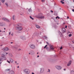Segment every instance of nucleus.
<instances>
[{"label":"nucleus","instance_id":"nucleus-1","mask_svg":"<svg viewBox=\"0 0 74 74\" xmlns=\"http://www.w3.org/2000/svg\"><path fill=\"white\" fill-rule=\"evenodd\" d=\"M0 55L1 56H0V59L2 60H6V57H5V56L4 54H2V53H1Z\"/></svg>","mask_w":74,"mask_h":74},{"label":"nucleus","instance_id":"nucleus-2","mask_svg":"<svg viewBox=\"0 0 74 74\" xmlns=\"http://www.w3.org/2000/svg\"><path fill=\"white\" fill-rule=\"evenodd\" d=\"M24 71L26 74H29L30 73V71L28 69H25L24 70Z\"/></svg>","mask_w":74,"mask_h":74},{"label":"nucleus","instance_id":"nucleus-3","mask_svg":"<svg viewBox=\"0 0 74 74\" xmlns=\"http://www.w3.org/2000/svg\"><path fill=\"white\" fill-rule=\"evenodd\" d=\"M56 68L57 70H60L62 68V67L60 66H56Z\"/></svg>","mask_w":74,"mask_h":74},{"label":"nucleus","instance_id":"nucleus-4","mask_svg":"<svg viewBox=\"0 0 74 74\" xmlns=\"http://www.w3.org/2000/svg\"><path fill=\"white\" fill-rule=\"evenodd\" d=\"M30 48H31L32 49H35L36 48V47L35 46V45L33 44H32L30 45L29 46Z\"/></svg>","mask_w":74,"mask_h":74},{"label":"nucleus","instance_id":"nucleus-5","mask_svg":"<svg viewBox=\"0 0 74 74\" xmlns=\"http://www.w3.org/2000/svg\"><path fill=\"white\" fill-rule=\"evenodd\" d=\"M22 29L23 28L21 27H16V29L17 30H19V31L22 30Z\"/></svg>","mask_w":74,"mask_h":74},{"label":"nucleus","instance_id":"nucleus-6","mask_svg":"<svg viewBox=\"0 0 74 74\" xmlns=\"http://www.w3.org/2000/svg\"><path fill=\"white\" fill-rule=\"evenodd\" d=\"M20 38H21V39H22V40H26V38L24 36H21L20 37Z\"/></svg>","mask_w":74,"mask_h":74},{"label":"nucleus","instance_id":"nucleus-7","mask_svg":"<svg viewBox=\"0 0 74 74\" xmlns=\"http://www.w3.org/2000/svg\"><path fill=\"white\" fill-rule=\"evenodd\" d=\"M72 62V61H69V62L67 63V66H70L71 65Z\"/></svg>","mask_w":74,"mask_h":74},{"label":"nucleus","instance_id":"nucleus-8","mask_svg":"<svg viewBox=\"0 0 74 74\" xmlns=\"http://www.w3.org/2000/svg\"><path fill=\"white\" fill-rule=\"evenodd\" d=\"M2 19L4 21H6V22H10V21H9V20H8V19L5 18H2Z\"/></svg>","mask_w":74,"mask_h":74},{"label":"nucleus","instance_id":"nucleus-9","mask_svg":"<svg viewBox=\"0 0 74 74\" xmlns=\"http://www.w3.org/2000/svg\"><path fill=\"white\" fill-rule=\"evenodd\" d=\"M42 15V14H39L38 15L36 16L37 18H39L40 19L39 17H41Z\"/></svg>","mask_w":74,"mask_h":74},{"label":"nucleus","instance_id":"nucleus-10","mask_svg":"<svg viewBox=\"0 0 74 74\" xmlns=\"http://www.w3.org/2000/svg\"><path fill=\"white\" fill-rule=\"evenodd\" d=\"M62 33H64L66 31V29L65 28H62L61 29Z\"/></svg>","mask_w":74,"mask_h":74},{"label":"nucleus","instance_id":"nucleus-11","mask_svg":"<svg viewBox=\"0 0 74 74\" xmlns=\"http://www.w3.org/2000/svg\"><path fill=\"white\" fill-rule=\"evenodd\" d=\"M50 49H51V50H53V49H54V47H53V46L52 45H50Z\"/></svg>","mask_w":74,"mask_h":74},{"label":"nucleus","instance_id":"nucleus-12","mask_svg":"<svg viewBox=\"0 0 74 74\" xmlns=\"http://www.w3.org/2000/svg\"><path fill=\"white\" fill-rule=\"evenodd\" d=\"M3 51H8V47L4 48L3 49Z\"/></svg>","mask_w":74,"mask_h":74},{"label":"nucleus","instance_id":"nucleus-13","mask_svg":"<svg viewBox=\"0 0 74 74\" xmlns=\"http://www.w3.org/2000/svg\"><path fill=\"white\" fill-rule=\"evenodd\" d=\"M15 73L14 72V71H10L9 72L10 74H14Z\"/></svg>","mask_w":74,"mask_h":74},{"label":"nucleus","instance_id":"nucleus-14","mask_svg":"<svg viewBox=\"0 0 74 74\" xmlns=\"http://www.w3.org/2000/svg\"><path fill=\"white\" fill-rule=\"evenodd\" d=\"M44 68H42L40 69V72L41 73H42L43 72H44Z\"/></svg>","mask_w":74,"mask_h":74},{"label":"nucleus","instance_id":"nucleus-15","mask_svg":"<svg viewBox=\"0 0 74 74\" xmlns=\"http://www.w3.org/2000/svg\"><path fill=\"white\" fill-rule=\"evenodd\" d=\"M36 27V28H37L38 29H40V26L38 25H35Z\"/></svg>","mask_w":74,"mask_h":74},{"label":"nucleus","instance_id":"nucleus-16","mask_svg":"<svg viewBox=\"0 0 74 74\" xmlns=\"http://www.w3.org/2000/svg\"><path fill=\"white\" fill-rule=\"evenodd\" d=\"M39 18H40V19H43V18H44V16L42 15L41 17H39Z\"/></svg>","mask_w":74,"mask_h":74},{"label":"nucleus","instance_id":"nucleus-17","mask_svg":"<svg viewBox=\"0 0 74 74\" xmlns=\"http://www.w3.org/2000/svg\"><path fill=\"white\" fill-rule=\"evenodd\" d=\"M13 19L14 21H15V15H13Z\"/></svg>","mask_w":74,"mask_h":74},{"label":"nucleus","instance_id":"nucleus-18","mask_svg":"<svg viewBox=\"0 0 74 74\" xmlns=\"http://www.w3.org/2000/svg\"><path fill=\"white\" fill-rule=\"evenodd\" d=\"M10 61L11 63H13V62H14V60H13V59L11 58L10 60Z\"/></svg>","mask_w":74,"mask_h":74},{"label":"nucleus","instance_id":"nucleus-19","mask_svg":"<svg viewBox=\"0 0 74 74\" xmlns=\"http://www.w3.org/2000/svg\"><path fill=\"white\" fill-rule=\"evenodd\" d=\"M64 0H62L60 1V3H61L62 4H64V2H63V1H64Z\"/></svg>","mask_w":74,"mask_h":74},{"label":"nucleus","instance_id":"nucleus-20","mask_svg":"<svg viewBox=\"0 0 74 74\" xmlns=\"http://www.w3.org/2000/svg\"><path fill=\"white\" fill-rule=\"evenodd\" d=\"M71 74H73L74 73V72L73 71H71Z\"/></svg>","mask_w":74,"mask_h":74},{"label":"nucleus","instance_id":"nucleus-21","mask_svg":"<svg viewBox=\"0 0 74 74\" xmlns=\"http://www.w3.org/2000/svg\"><path fill=\"white\" fill-rule=\"evenodd\" d=\"M1 1L2 3H4V1H5V0H1Z\"/></svg>","mask_w":74,"mask_h":74},{"label":"nucleus","instance_id":"nucleus-22","mask_svg":"<svg viewBox=\"0 0 74 74\" xmlns=\"http://www.w3.org/2000/svg\"><path fill=\"white\" fill-rule=\"evenodd\" d=\"M3 23H0V26H3Z\"/></svg>","mask_w":74,"mask_h":74},{"label":"nucleus","instance_id":"nucleus-23","mask_svg":"<svg viewBox=\"0 0 74 74\" xmlns=\"http://www.w3.org/2000/svg\"><path fill=\"white\" fill-rule=\"evenodd\" d=\"M2 60L0 58V64H1V61Z\"/></svg>","mask_w":74,"mask_h":74},{"label":"nucleus","instance_id":"nucleus-24","mask_svg":"<svg viewBox=\"0 0 74 74\" xmlns=\"http://www.w3.org/2000/svg\"><path fill=\"white\" fill-rule=\"evenodd\" d=\"M68 27H69V29H71V26H68Z\"/></svg>","mask_w":74,"mask_h":74},{"label":"nucleus","instance_id":"nucleus-25","mask_svg":"<svg viewBox=\"0 0 74 74\" xmlns=\"http://www.w3.org/2000/svg\"><path fill=\"white\" fill-rule=\"evenodd\" d=\"M30 18H31V19H32V20H33V19H34V18H33L31 16H29Z\"/></svg>","mask_w":74,"mask_h":74},{"label":"nucleus","instance_id":"nucleus-26","mask_svg":"<svg viewBox=\"0 0 74 74\" xmlns=\"http://www.w3.org/2000/svg\"><path fill=\"white\" fill-rule=\"evenodd\" d=\"M71 36H72V34H69V37H71Z\"/></svg>","mask_w":74,"mask_h":74},{"label":"nucleus","instance_id":"nucleus-27","mask_svg":"<svg viewBox=\"0 0 74 74\" xmlns=\"http://www.w3.org/2000/svg\"><path fill=\"white\" fill-rule=\"evenodd\" d=\"M17 26H21V24H20V23L18 24H17Z\"/></svg>","mask_w":74,"mask_h":74},{"label":"nucleus","instance_id":"nucleus-28","mask_svg":"<svg viewBox=\"0 0 74 74\" xmlns=\"http://www.w3.org/2000/svg\"><path fill=\"white\" fill-rule=\"evenodd\" d=\"M5 4L6 5L7 7H8V3H5Z\"/></svg>","mask_w":74,"mask_h":74},{"label":"nucleus","instance_id":"nucleus-29","mask_svg":"<svg viewBox=\"0 0 74 74\" xmlns=\"http://www.w3.org/2000/svg\"><path fill=\"white\" fill-rule=\"evenodd\" d=\"M7 71H10L11 70V69H8L7 70Z\"/></svg>","mask_w":74,"mask_h":74},{"label":"nucleus","instance_id":"nucleus-30","mask_svg":"<svg viewBox=\"0 0 74 74\" xmlns=\"http://www.w3.org/2000/svg\"><path fill=\"white\" fill-rule=\"evenodd\" d=\"M29 12H31V11H32V10L31 9H29Z\"/></svg>","mask_w":74,"mask_h":74},{"label":"nucleus","instance_id":"nucleus-31","mask_svg":"<svg viewBox=\"0 0 74 74\" xmlns=\"http://www.w3.org/2000/svg\"><path fill=\"white\" fill-rule=\"evenodd\" d=\"M47 46H48L47 45H46L44 47V48H46V47H47Z\"/></svg>","mask_w":74,"mask_h":74},{"label":"nucleus","instance_id":"nucleus-32","mask_svg":"<svg viewBox=\"0 0 74 74\" xmlns=\"http://www.w3.org/2000/svg\"><path fill=\"white\" fill-rule=\"evenodd\" d=\"M13 34H14V33H13V32H12V33L11 34V35H12V36H13Z\"/></svg>","mask_w":74,"mask_h":74},{"label":"nucleus","instance_id":"nucleus-33","mask_svg":"<svg viewBox=\"0 0 74 74\" xmlns=\"http://www.w3.org/2000/svg\"><path fill=\"white\" fill-rule=\"evenodd\" d=\"M44 37H45V38H47V36H44Z\"/></svg>","mask_w":74,"mask_h":74},{"label":"nucleus","instance_id":"nucleus-34","mask_svg":"<svg viewBox=\"0 0 74 74\" xmlns=\"http://www.w3.org/2000/svg\"><path fill=\"white\" fill-rule=\"evenodd\" d=\"M46 43H47V45H49V43H48V42H47Z\"/></svg>","mask_w":74,"mask_h":74},{"label":"nucleus","instance_id":"nucleus-35","mask_svg":"<svg viewBox=\"0 0 74 74\" xmlns=\"http://www.w3.org/2000/svg\"><path fill=\"white\" fill-rule=\"evenodd\" d=\"M7 62L9 63H10V62L9 61H8V60H7Z\"/></svg>","mask_w":74,"mask_h":74},{"label":"nucleus","instance_id":"nucleus-36","mask_svg":"<svg viewBox=\"0 0 74 74\" xmlns=\"http://www.w3.org/2000/svg\"><path fill=\"white\" fill-rule=\"evenodd\" d=\"M67 25H65V28H66V29H67Z\"/></svg>","mask_w":74,"mask_h":74},{"label":"nucleus","instance_id":"nucleus-37","mask_svg":"<svg viewBox=\"0 0 74 74\" xmlns=\"http://www.w3.org/2000/svg\"><path fill=\"white\" fill-rule=\"evenodd\" d=\"M51 12H52H52H53V11H52V10H51Z\"/></svg>","mask_w":74,"mask_h":74},{"label":"nucleus","instance_id":"nucleus-38","mask_svg":"<svg viewBox=\"0 0 74 74\" xmlns=\"http://www.w3.org/2000/svg\"><path fill=\"white\" fill-rule=\"evenodd\" d=\"M62 49V47H61L60 48V50H61Z\"/></svg>","mask_w":74,"mask_h":74},{"label":"nucleus","instance_id":"nucleus-39","mask_svg":"<svg viewBox=\"0 0 74 74\" xmlns=\"http://www.w3.org/2000/svg\"><path fill=\"white\" fill-rule=\"evenodd\" d=\"M49 71H48L47 72H49L50 73V70L48 69Z\"/></svg>","mask_w":74,"mask_h":74},{"label":"nucleus","instance_id":"nucleus-40","mask_svg":"<svg viewBox=\"0 0 74 74\" xmlns=\"http://www.w3.org/2000/svg\"><path fill=\"white\" fill-rule=\"evenodd\" d=\"M72 42H73V43H74V40H72Z\"/></svg>","mask_w":74,"mask_h":74},{"label":"nucleus","instance_id":"nucleus-41","mask_svg":"<svg viewBox=\"0 0 74 74\" xmlns=\"http://www.w3.org/2000/svg\"><path fill=\"white\" fill-rule=\"evenodd\" d=\"M58 17H59V16H57V17H56V19H57V18H58Z\"/></svg>","mask_w":74,"mask_h":74},{"label":"nucleus","instance_id":"nucleus-42","mask_svg":"<svg viewBox=\"0 0 74 74\" xmlns=\"http://www.w3.org/2000/svg\"><path fill=\"white\" fill-rule=\"evenodd\" d=\"M12 47L14 48H15V47L14 46H13Z\"/></svg>","mask_w":74,"mask_h":74},{"label":"nucleus","instance_id":"nucleus-43","mask_svg":"<svg viewBox=\"0 0 74 74\" xmlns=\"http://www.w3.org/2000/svg\"><path fill=\"white\" fill-rule=\"evenodd\" d=\"M41 1H42V2H43V1H44V0H41Z\"/></svg>","mask_w":74,"mask_h":74},{"label":"nucleus","instance_id":"nucleus-44","mask_svg":"<svg viewBox=\"0 0 74 74\" xmlns=\"http://www.w3.org/2000/svg\"><path fill=\"white\" fill-rule=\"evenodd\" d=\"M69 17L67 16V19H69Z\"/></svg>","mask_w":74,"mask_h":74},{"label":"nucleus","instance_id":"nucleus-45","mask_svg":"<svg viewBox=\"0 0 74 74\" xmlns=\"http://www.w3.org/2000/svg\"><path fill=\"white\" fill-rule=\"evenodd\" d=\"M72 11H73V12H74V9L72 10Z\"/></svg>","mask_w":74,"mask_h":74},{"label":"nucleus","instance_id":"nucleus-46","mask_svg":"<svg viewBox=\"0 0 74 74\" xmlns=\"http://www.w3.org/2000/svg\"><path fill=\"white\" fill-rule=\"evenodd\" d=\"M6 55H8V53H6Z\"/></svg>","mask_w":74,"mask_h":74},{"label":"nucleus","instance_id":"nucleus-47","mask_svg":"<svg viewBox=\"0 0 74 74\" xmlns=\"http://www.w3.org/2000/svg\"><path fill=\"white\" fill-rule=\"evenodd\" d=\"M11 34V32H9V35H10V34Z\"/></svg>","mask_w":74,"mask_h":74},{"label":"nucleus","instance_id":"nucleus-48","mask_svg":"<svg viewBox=\"0 0 74 74\" xmlns=\"http://www.w3.org/2000/svg\"><path fill=\"white\" fill-rule=\"evenodd\" d=\"M32 74H34V73L33 72L32 73Z\"/></svg>","mask_w":74,"mask_h":74},{"label":"nucleus","instance_id":"nucleus-49","mask_svg":"<svg viewBox=\"0 0 74 74\" xmlns=\"http://www.w3.org/2000/svg\"><path fill=\"white\" fill-rule=\"evenodd\" d=\"M64 24H65V23H63V25H64Z\"/></svg>","mask_w":74,"mask_h":74},{"label":"nucleus","instance_id":"nucleus-50","mask_svg":"<svg viewBox=\"0 0 74 74\" xmlns=\"http://www.w3.org/2000/svg\"><path fill=\"white\" fill-rule=\"evenodd\" d=\"M64 71H66V69H64Z\"/></svg>","mask_w":74,"mask_h":74},{"label":"nucleus","instance_id":"nucleus-51","mask_svg":"<svg viewBox=\"0 0 74 74\" xmlns=\"http://www.w3.org/2000/svg\"><path fill=\"white\" fill-rule=\"evenodd\" d=\"M37 57V58H38V57H39V56H38Z\"/></svg>","mask_w":74,"mask_h":74},{"label":"nucleus","instance_id":"nucleus-52","mask_svg":"<svg viewBox=\"0 0 74 74\" xmlns=\"http://www.w3.org/2000/svg\"><path fill=\"white\" fill-rule=\"evenodd\" d=\"M19 66H17V68H19Z\"/></svg>","mask_w":74,"mask_h":74},{"label":"nucleus","instance_id":"nucleus-53","mask_svg":"<svg viewBox=\"0 0 74 74\" xmlns=\"http://www.w3.org/2000/svg\"><path fill=\"white\" fill-rule=\"evenodd\" d=\"M13 43V42H11V44H12Z\"/></svg>","mask_w":74,"mask_h":74},{"label":"nucleus","instance_id":"nucleus-54","mask_svg":"<svg viewBox=\"0 0 74 74\" xmlns=\"http://www.w3.org/2000/svg\"><path fill=\"white\" fill-rule=\"evenodd\" d=\"M1 5V2H0V6Z\"/></svg>","mask_w":74,"mask_h":74},{"label":"nucleus","instance_id":"nucleus-55","mask_svg":"<svg viewBox=\"0 0 74 74\" xmlns=\"http://www.w3.org/2000/svg\"><path fill=\"white\" fill-rule=\"evenodd\" d=\"M3 32H4V33H5V31H3Z\"/></svg>","mask_w":74,"mask_h":74},{"label":"nucleus","instance_id":"nucleus-56","mask_svg":"<svg viewBox=\"0 0 74 74\" xmlns=\"http://www.w3.org/2000/svg\"><path fill=\"white\" fill-rule=\"evenodd\" d=\"M58 19H60V17H58Z\"/></svg>","mask_w":74,"mask_h":74},{"label":"nucleus","instance_id":"nucleus-57","mask_svg":"<svg viewBox=\"0 0 74 74\" xmlns=\"http://www.w3.org/2000/svg\"><path fill=\"white\" fill-rule=\"evenodd\" d=\"M4 30H5V28H4Z\"/></svg>","mask_w":74,"mask_h":74},{"label":"nucleus","instance_id":"nucleus-58","mask_svg":"<svg viewBox=\"0 0 74 74\" xmlns=\"http://www.w3.org/2000/svg\"><path fill=\"white\" fill-rule=\"evenodd\" d=\"M15 63H16V61L15 62Z\"/></svg>","mask_w":74,"mask_h":74},{"label":"nucleus","instance_id":"nucleus-59","mask_svg":"<svg viewBox=\"0 0 74 74\" xmlns=\"http://www.w3.org/2000/svg\"><path fill=\"white\" fill-rule=\"evenodd\" d=\"M19 50H21V49H19Z\"/></svg>","mask_w":74,"mask_h":74},{"label":"nucleus","instance_id":"nucleus-60","mask_svg":"<svg viewBox=\"0 0 74 74\" xmlns=\"http://www.w3.org/2000/svg\"><path fill=\"white\" fill-rule=\"evenodd\" d=\"M1 46H3V45H1Z\"/></svg>","mask_w":74,"mask_h":74},{"label":"nucleus","instance_id":"nucleus-61","mask_svg":"<svg viewBox=\"0 0 74 74\" xmlns=\"http://www.w3.org/2000/svg\"><path fill=\"white\" fill-rule=\"evenodd\" d=\"M1 32V31L0 30V32Z\"/></svg>","mask_w":74,"mask_h":74},{"label":"nucleus","instance_id":"nucleus-62","mask_svg":"<svg viewBox=\"0 0 74 74\" xmlns=\"http://www.w3.org/2000/svg\"><path fill=\"white\" fill-rule=\"evenodd\" d=\"M47 47H46V49H47Z\"/></svg>","mask_w":74,"mask_h":74},{"label":"nucleus","instance_id":"nucleus-63","mask_svg":"<svg viewBox=\"0 0 74 74\" xmlns=\"http://www.w3.org/2000/svg\"><path fill=\"white\" fill-rule=\"evenodd\" d=\"M73 2L74 3V0L73 1Z\"/></svg>","mask_w":74,"mask_h":74},{"label":"nucleus","instance_id":"nucleus-64","mask_svg":"<svg viewBox=\"0 0 74 74\" xmlns=\"http://www.w3.org/2000/svg\"><path fill=\"white\" fill-rule=\"evenodd\" d=\"M18 64V63L17 64Z\"/></svg>","mask_w":74,"mask_h":74}]
</instances>
